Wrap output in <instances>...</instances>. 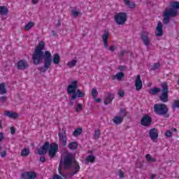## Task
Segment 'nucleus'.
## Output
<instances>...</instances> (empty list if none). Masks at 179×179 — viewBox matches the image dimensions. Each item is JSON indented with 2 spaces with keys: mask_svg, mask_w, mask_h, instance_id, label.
<instances>
[{
  "mask_svg": "<svg viewBox=\"0 0 179 179\" xmlns=\"http://www.w3.org/2000/svg\"><path fill=\"white\" fill-rule=\"evenodd\" d=\"M45 47V43L44 41H40L32 55V59H34V64H35V65L41 64L43 58H44L45 64L43 67L41 68V72H45L50 66H51V64L52 63V56L51 55V52L48 50L45 51V54L43 52V50H44Z\"/></svg>",
  "mask_w": 179,
  "mask_h": 179,
  "instance_id": "f257e3e1",
  "label": "nucleus"
},
{
  "mask_svg": "<svg viewBox=\"0 0 179 179\" xmlns=\"http://www.w3.org/2000/svg\"><path fill=\"white\" fill-rule=\"evenodd\" d=\"M59 166L60 167L64 166L65 169H70L71 171L70 173L63 176L66 179H72L71 177L75 176V174H77L80 170L79 164L76 162L75 158H73V155L69 152H66L62 156Z\"/></svg>",
  "mask_w": 179,
  "mask_h": 179,
  "instance_id": "f03ea898",
  "label": "nucleus"
},
{
  "mask_svg": "<svg viewBox=\"0 0 179 179\" xmlns=\"http://www.w3.org/2000/svg\"><path fill=\"white\" fill-rule=\"evenodd\" d=\"M179 2L171 1L170 3V8H167L163 15L164 24L170 23L171 17H176L178 15Z\"/></svg>",
  "mask_w": 179,
  "mask_h": 179,
  "instance_id": "7ed1b4c3",
  "label": "nucleus"
},
{
  "mask_svg": "<svg viewBox=\"0 0 179 179\" xmlns=\"http://www.w3.org/2000/svg\"><path fill=\"white\" fill-rule=\"evenodd\" d=\"M78 83V80H73L67 87L68 94H73L71 96V100H76L78 97H85V92H82L80 90H77Z\"/></svg>",
  "mask_w": 179,
  "mask_h": 179,
  "instance_id": "20e7f679",
  "label": "nucleus"
},
{
  "mask_svg": "<svg viewBox=\"0 0 179 179\" xmlns=\"http://www.w3.org/2000/svg\"><path fill=\"white\" fill-rule=\"evenodd\" d=\"M154 111L157 115H164L166 118L169 117V109L164 103L155 104L154 106Z\"/></svg>",
  "mask_w": 179,
  "mask_h": 179,
  "instance_id": "39448f33",
  "label": "nucleus"
},
{
  "mask_svg": "<svg viewBox=\"0 0 179 179\" xmlns=\"http://www.w3.org/2000/svg\"><path fill=\"white\" fill-rule=\"evenodd\" d=\"M114 19L117 24H120V25L125 24V22L128 19V15L127 14V13H124V12L117 13L115 15Z\"/></svg>",
  "mask_w": 179,
  "mask_h": 179,
  "instance_id": "423d86ee",
  "label": "nucleus"
},
{
  "mask_svg": "<svg viewBox=\"0 0 179 179\" xmlns=\"http://www.w3.org/2000/svg\"><path fill=\"white\" fill-rule=\"evenodd\" d=\"M162 93L159 96V99L162 103H167L169 101V87L167 83H163L162 84Z\"/></svg>",
  "mask_w": 179,
  "mask_h": 179,
  "instance_id": "0eeeda50",
  "label": "nucleus"
},
{
  "mask_svg": "<svg viewBox=\"0 0 179 179\" xmlns=\"http://www.w3.org/2000/svg\"><path fill=\"white\" fill-rule=\"evenodd\" d=\"M125 115H127V111L125 109H122L119 114L113 117V122L115 125H120V124H122Z\"/></svg>",
  "mask_w": 179,
  "mask_h": 179,
  "instance_id": "6e6552de",
  "label": "nucleus"
},
{
  "mask_svg": "<svg viewBox=\"0 0 179 179\" xmlns=\"http://www.w3.org/2000/svg\"><path fill=\"white\" fill-rule=\"evenodd\" d=\"M49 157L52 159L55 157L57 152H58V145L55 143H52L50 145L49 144L48 147Z\"/></svg>",
  "mask_w": 179,
  "mask_h": 179,
  "instance_id": "1a4fd4ad",
  "label": "nucleus"
},
{
  "mask_svg": "<svg viewBox=\"0 0 179 179\" xmlns=\"http://www.w3.org/2000/svg\"><path fill=\"white\" fill-rule=\"evenodd\" d=\"M141 40L146 47H150V45H152V42L149 38V32L143 31L141 35Z\"/></svg>",
  "mask_w": 179,
  "mask_h": 179,
  "instance_id": "9d476101",
  "label": "nucleus"
},
{
  "mask_svg": "<svg viewBox=\"0 0 179 179\" xmlns=\"http://www.w3.org/2000/svg\"><path fill=\"white\" fill-rule=\"evenodd\" d=\"M68 138H66V133L65 132V130H62V132L59 133V142L60 145H62L63 146H66L68 143Z\"/></svg>",
  "mask_w": 179,
  "mask_h": 179,
  "instance_id": "9b49d317",
  "label": "nucleus"
},
{
  "mask_svg": "<svg viewBox=\"0 0 179 179\" xmlns=\"http://www.w3.org/2000/svg\"><path fill=\"white\" fill-rule=\"evenodd\" d=\"M113 100H114V94L111 92H108L103 98V103L106 106H108L113 102Z\"/></svg>",
  "mask_w": 179,
  "mask_h": 179,
  "instance_id": "f8f14e48",
  "label": "nucleus"
},
{
  "mask_svg": "<svg viewBox=\"0 0 179 179\" xmlns=\"http://www.w3.org/2000/svg\"><path fill=\"white\" fill-rule=\"evenodd\" d=\"M108 37H110V33L108 31H105L102 34V41L103 43V47L106 50H108Z\"/></svg>",
  "mask_w": 179,
  "mask_h": 179,
  "instance_id": "ddd939ff",
  "label": "nucleus"
},
{
  "mask_svg": "<svg viewBox=\"0 0 179 179\" xmlns=\"http://www.w3.org/2000/svg\"><path fill=\"white\" fill-rule=\"evenodd\" d=\"M149 135L150 139H152L153 142H156V140L159 138V131L157 129H151L149 131Z\"/></svg>",
  "mask_w": 179,
  "mask_h": 179,
  "instance_id": "4468645a",
  "label": "nucleus"
},
{
  "mask_svg": "<svg viewBox=\"0 0 179 179\" xmlns=\"http://www.w3.org/2000/svg\"><path fill=\"white\" fill-rule=\"evenodd\" d=\"M156 37H162L163 36V24L159 22L155 29Z\"/></svg>",
  "mask_w": 179,
  "mask_h": 179,
  "instance_id": "2eb2a0df",
  "label": "nucleus"
},
{
  "mask_svg": "<svg viewBox=\"0 0 179 179\" xmlns=\"http://www.w3.org/2000/svg\"><path fill=\"white\" fill-rule=\"evenodd\" d=\"M134 86H135L136 90H137V92H139V90H141V89H142V87H143V84L142 83V80L141 79L140 75H138L136 77Z\"/></svg>",
  "mask_w": 179,
  "mask_h": 179,
  "instance_id": "dca6fc26",
  "label": "nucleus"
},
{
  "mask_svg": "<svg viewBox=\"0 0 179 179\" xmlns=\"http://www.w3.org/2000/svg\"><path fill=\"white\" fill-rule=\"evenodd\" d=\"M141 124L143 127H148L152 124V118L149 115H145L141 119Z\"/></svg>",
  "mask_w": 179,
  "mask_h": 179,
  "instance_id": "f3484780",
  "label": "nucleus"
},
{
  "mask_svg": "<svg viewBox=\"0 0 179 179\" xmlns=\"http://www.w3.org/2000/svg\"><path fill=\"white\" fill-rule=\"evenodd\" d=\"M17 68L21 71L27 69V68H29V63L26 60H20L17 62Z\"/></svg>",
  "mask_w": 179,
  "mask_h": 179,
  "instance_id": "a211bd4d",
  "label": "nucleus"
},
{
  "mask_svg": "<svg viewBox=\"0 0 179 179\" xmlns=\"http://www.w3.org/2000/svg\"><path fill=\"white\" fill-rule=\"evenodd\" d=\"M36 177H37V174L33 171L25 172L22 175L23 179H34Z\"/></svg>",
  "mask_w": 179,
  "mask_h": 179,
  "instance_id": "6ab92c4d",
  "label": "nucleus"
},
{
  "mask_svg": "<svg viewBox=\"0 0 179 179\" xmlns=\"http://www.w3.org/2000/svg\"><path fill=\"white\" fill-rule=\"evenodd\" d=\"M49 146H50V143L45 142L44 145L38 149V155H45V153H47V150H48Z\"/></svg>",
  "mask_w": 179,
  "mask_h": 179,
  "instance_id": "aec40b11",
  "label": "nucleus"
},
{
  "mask_svg": "<svg viewBox=\"0 0 179 179\" xmlns=\"http://www.w3.org/2000/svg\"><path fill=\"white\" fill-rule=\"evenodd\" d=\"M49 146H50V143L45 142L44 145L38 149V155H45V153H47V150H48Z\"/></svg>",
  "mask_w": 179,
  "mask_h": 179,
  "instance_id": "412c9836",
  "label": "nucleus"
},
{
  "mask_svg": "<svg viewBox=\"0 0 179 179\" xmlns=\"http://www.w3.org/2000/svg\"><path fill=\"white\" fill-rule=\"evenodd\" d=\"M4 115H6V117H8L9 118H13L14 120L19 117V115L17 113L9 110L4 111Z\"/></svg>",
  "mask_w": 179,
  "mask_h": 179,
  "instance_id": "4be33fe9",
  "label": "nucleus"
},
{
  "mask_svg": "<svg viewBox=\"0 0 179 179\" xmlns=\"http://www.w3.org/2000/svg\"><path fill=\"white\" fill-rule=\"evenodd\" d=\"M52 62L55 65H59L61 62V57L58 54H55L53 55Z\"/></svg>",
  "mask_w": 179,
  "mask_h": 179,
  "instance_id": "5701e85b",
  "label": "nucleus"
},
{
  "mask_svg": "<svg viewBox=\"0 0 179 179\" xmlns=\"http://www.w3.org/2000/svg\"><path fill=\"white\" fill-rule=\"evenodd\" d=\"M8 13L9 10H8V8L6 6H0V15L1 16H6Z\"/></svg>",
  "mask_w": 179,
  "mask_h": 179,
  "instance_id": "b1692460",
  "label": "nucleus"
},
{
  "mask_svg": "<svg viewBox=\"0 0 179 179\" xmlns=\"http://www.w3.org/2000/svg\"><path fill=\"white\" fill-rule=\"evenodd\" d=\"M124 76H125V74H124V73L120 72V73H116L113 76V78H114V79H116L119 82H121V80H122V78H124Z\"/></svg>",
  "mask_w": 179,
  "mask_h": 179,
  "instance_id": "393cba45",
  "label": "nucleus"
},
{
  "mask_svg": "<svg viewBox=\"0 0 179 179\" xmlns=\"http://www.w3.org/2000/svg\"><path fill=\"white\" fill-rule=\"evenodd\" d=\"M125 5L128 6V8H130L131 9H134L136 6V4L134 3V2H131L129 0H123Z\"/></svg>",
  "mask_w": 179,
  "mask_h": 179,
  "instance_id": "a878e982",
  "label": "nucleus"
},
{
  "mask_svg": "<svg viewBox=\"0 0 179 179\" xmlns=\"http://www.w3.org/2000/svg\"><path fill=\"white\" fill-rule=\"evenodd\" d=\"M6 87H5V83L0 84V94H6Z\"/></svg>",
  "mask_w": 179,
  "mask_h": 179,
  "instance_id": "bb28decb",
  "label": "nucleus"
},
{
  "mask_svg": "<svg viewBox=\"0 0 179 179\" xmlns=\"http://www.w3.org/2000/svg\"><path fill=\"white\" fill-rule=\"evenodd\" d=\"M78 62V60L76 59H72L69 62H67L66 66L69 68H73V66H75V65H76V63Z\"/></svg>",
  "mask_w": 179,
  "mask_h": 179,
  "instance_id": "cd10ccee",
  "label": "nucleus"
},
{
  "mask_svg": "<svg viewBox=\"0 0 179 179\" xmlns=\"http://www.w3.org/2000/svg\"><path fill=\"white\" fill-rule=\"evenodd\" d=\"M71 13L73 15V16L74 17H77L79 16V15H80V10L78 9V8H73L72 10H71Z\"/></svg>",
  "mask_w": 179,
  "mask_h": 179,
  "instance_id": "c85d7f7f",
  "label": "nucleus"
},
{
  "mask_svg": "<svg viewBox=\"0 0 179 179\" xmlns=\"http://www.w3.org/2000/svg\"><path fill=\"white\" fill-rule=\"evenodd\" d=\"M82 131H83V129L80 127L76 129L73 132V136H79L80 134H82Z\"/></svg>",
  "mask_w": 179,
  "mask_h": 179,
  "instance_id": "c756f323",
  "label": "nucleus"
},
{
  "mask_svg": "<svg viewBox=\"0 0 179 179\" xmlns=\"http://www.w3.org/2000/svg\"><path fill=\"white\" fill-rule=\"evenodd\" d=\"M69 148L71 150H75L78 148V143L77 142H71L69 143Z\"/></svg>",
  "mask_w": 179,
  "mask_h": 179,
  "instance_id": "7c9ffc66",
  "label": "nucleus"
},
{
  "mask_svg": "<svg viewBox=\"0 0 179 179\" xmlns=\"http://www.w3.org/2000/svg\"><path fill=\"white\" fill-rule=\"evenodd\" d=\"M96 159V157L93 155H90L87 157L85 163H94V160Z\"/></svg>",
  "mask_w": 179,
  "mask_h": 179,
  "instance_id": "2f4dec72",
  "label": "nucleus"
},
{
  "mask_svg": "<svg viewBox=\"0 0 179 179\" xmlns=\"http://www.w3.org/2000/svg\"><path fill=\"white\" fill-rule=\"evenodd\" d=\"M34 27V22H29L24 26V30H30L31 27Z\"/></svg>",
  "mask_w": 179,
  "mask_h": 179,
  "instance_id": "473e14b6",
  "label": "nucleus"
},
{
  "mask_svg": "<svg viewBox=\"0 0 179 179\" xmlns=\"http://www.w3.org/2000/svg\"><path fill=\"white\" fill-rule=\"evenodd\" d=\"M29 153H30V150L29 148H24L21 152V156H28Z\"/></svg>",
  "mask_w": 179,
  "mask_h": 179,
  "instance_id": "72a5a7b5",
  "label": "nucleus"
},
{
  "mask_svg": "<svg viewBox=\"0 0 179 179\" xmlns=\"http://www.w3.org/2000/svg\"><path fill=\"white\" fill-rule=\"evenodd\" d=\"M159 92H160V88H157V87L152 88L150 90V94H157Z\"/></svg>",
  "mask_w": 179,
  "mask_h": 179,
  "instance_id": "f704fd0d",
  "label": "nucleus"
},
{
  "mask_svg": "<svg viewBox=\"0 0 179 179\" xmlns=\"http://www.w3.org/2000/svg\"><path fill=\"white\" fill-rule=\"evenodd\" d=\"M91 93L93 99H96L99 95V92H97V89L96 88H93Z\"/></svg>",
  "mask_w": 179,
  "mask_h": 179,
  "instance_id": "c9c22d12",
  "label": "nucleus"
},
{
  "mask_svg": "<svg viewBox=\"0 0 179 179\" xmlns=\"http://www.w3.org/2000/svg\"><path fill=\"white\" fill-rule=\"evenodd\" d=\"M83 110V106L80 103H78L76 107V113H80Z\"/></svg>",
  "mask_w": 179,
  "mask_h": 179,
  "instance_id": "e433bc0d",
  "label": "nucleus"
},
{
  "mask_svg": "<svg viewBox=\"0 0 179 179\" xmlns=\"http://www.w3.org/2000/svg\"><path fill=\"white\" fill-rule=\"evenodd\" d=\"M145 159L148 162H156V159L152 157V156H150L149 154L145 155Z\"/></svg>",
  "mask_w": 179,
  "mask_h": 179,
  "instance_id": "4c0bfd02",
  "label": "nucleus"
},
{
  "mask_svg": "<svg viewBox=\"0 0 179 179\" xmlns=\"http://www.w3.org/2000/svg\"><path fill=\"white\" fill-rule=\"evenodd\" d=\"M159 68H160V63H155L152 66L151 69L156 71V69H159Z\"/></svg>",
  "mask_w": 179,
  "mask_h": 179,
  "instance_id": "58836bf2",
  "label": "nucleus"
},
{
  "mask_svg": "<svg viewBox=\"0 0 179 179\" xmlns=\"http://www.w3.org/2000/svg\"><path fill=\"white\" fill-rule=\"evenodd\" d=\"M172 108H179V101L176 100L172 105Z\"/></svg>",
  "mask_w": 179,
  "mask_h": 179,
  "instance_id": "ea45409f",
  "label": "nucleus"
},
{
  "mask_svg": "<svg viewBox=\"0 0 179 179\" xmlns=\"http://www.w3.org/2000/svg\"><path fill=\"white\" fill-rule=\"evenodd\" d=\"M165 136H166L167 138H171V136H173V133H171L170 130H167L165 132Z\"/></svg>",
  "mask_w": 179,
  "mask_h": 179,
  "instance_id": "a19ab883",
  "label": "nucleus"
},
{
  "mask_svg": "<svg viewBox=\"0 0 179 179\" xmlns=\"http://www.w3.org/2000/svg\"><path fill=\"white\" fill-rule=\"evenodd\" d=\"M100 138V130H96L94 134V139H99Z\"/></svg>",
  "mask_w": 179,
  "mask_h": 179,
  "instance_id": "79ce46f5",
  "label": "nucleus"
},
{
  "mask_svg": "<svg viewBox=\"0 0 179 179\" xmlns=\"http://www.w3.org/2000/svg\"><path fill=\"white\" fill-rule=\"evenodd\" d=\"M108 50H109V51H110V52H114L115 50H117V46H115V45H111V46L109 47Z\"/></svg>",
  "mask_w": 179,
  "mask_h": 179,
  "instance_id": "37998d69",
  "label": "nucleus"
},
{
  "mask_svg": "<svg viewBox=\"0 0 179 179\" xmlns=\"http://www.w3.org/2000/svg\"><path fill=\"white\" fill-rule=\"evenodd\" d=\"M118 176L120 177V178H124L125 174H124V172H122V171L120 170L118 172Z\"/></svg>",
  "mask_w": 179,
  "mask_h": 179,
  "instance_id": "c03bdc74",
  "label": "nucleus"
},
{
  "mask_svg": "<svg viewBox=\"0 0 179 179\" xmlns=\"http://www.w3.org/2000/svg\"><path fill=\"white\" fill-rule=\"evenodd\" d=\"M117 94H118V96H120V97H124V96H125V92H124V91L120 90H119Z\"/></svg>",
  "mask_w": 179,
  "mask_h": 179,
  "instance_id": "a18cd8bd",
  "label": "nucleus"
},
{
  "mask_svg": "<svg viewBox=\"0 0 179 179\" xmlns=\"http://www.w3.org/2000/svg\"><path fill=\"white\" fill-rule=\"evenodd\" d=\"M118 69H119V71L122 72V71H125L127 69V68L124 66H120Z\"/></svg>",
  "mask_w": 179,
  "mask_h": 179,
  "instance_id": "49530a36",
  "label": "nucleus"
},
{
  "mask_svg": "<svg viewBox=\"0 0 179 179\" xmlns=\"http://www.w3.org/2000/svg\"><path fill=\"white\" fill-rule=\"evenodd\" d=\"M1 157H6V151L1 152Z\"/></svg>",
  "mask_w": 179,
  "mask_h": 179,
  "instance_id": "de8ad7c7",
  "label": "nucleus"
},
{
  "mask_svg": "<svg viewBox=\"0 0 179 179\" xmlns=\"http://www.w3.org/2000/svg\"><path fill=\"white\" fill-rule=\"evenodd\" d=\"M1 101H2V103H5V101H6V96H2L0 98Z\"/></svg>",
  "mask_w": 179,
  "mask_h": 179,
  "instance_id": "09e8293b",
  "label": "nucleus"
},
{
  "mask_svg": "<svg viewBox=\"0 0 179 179\" xmlns=\"http://www.w3.org/2000/svg\"><path fill=\"white\" fill-rule=\"evenodd\" d=\"M40 162L44 163V162H45V157H44V156L41 157Z\"/></svg>",
  "mask_w": 179,
  "mask_h": 179,
  "instance_id": "8fccbe9b",
  "label": "nucleus"
},
{
  "mask_svg": "<svg viewBox=\"0 0 179 179\" xmlns=\"http://www.w3.org/2000/svg\"><path fill=\"white\" fill-rule=\"evenodd\" d=\"M3 140V134L0 133V142H2Z\"/></svg>",
  "mask_w": 179,
  "mask_h": 179,
  "instance_id": "3c124183",
  "label": "nucleus"
},
{
  "mask_svg": "<svg viewBox=\"0 0 179 179\" xmlns=\"http://www.w3.org/2000/svg\"><path fill=\"white\" fill-rule=\"evenodd\" d=\"M94 100L96 101V103H101V99H97V98H95L94 99Z\"/></svg>",
  "mask_w": 179,
  "mask_h": 179,
  "instance_id": "603ef678",
  "label": "nucleus"
},
{
  "mask_svg": "<svg viewBox=\"0 0 179 179\" xmlns=\"http://www.w3.org/2000/svg\"><path fill=\"white\" fill-rule=\"evenodd\" d=\"M10 131H11L12 135H13V134H15V128L11 127V128H10Z\"/></svg>",
  "mask_w": 179,
  "mask_h": 179,
  "instance_id": "864d4df0",
  "label": "nucleus"
},
{
  "mask_svg": "<svg viewBox=\"0 0 179 179\" xmlns=\"http://www.w3.org/2000/svg\"><path fill=\"white\" fill-rule=\"evenodd\" d=\"M150 178H151V179H155V178H156V175H153V174L151 175V176H150Z\"/></svg>",
  "mask_w": 179,
  "mask_h": 179,
  "instance_id": "5fc2aeb1",
  "label": "nucleus"
},
{
  "mask_svg": "<svg viewBox=\"0 0 179 179\" xmlns=\"http://www.w3.org/2000/svg\"><path fill=\"white\" fill-rule=\"evenodd\" d=\"M38 1L37 0H32V3L36 4L37 3Z\"/></svg>",
  "mask_w": 179,
  "mask_h": 179,
  "instance_id": "6e6d98bb",
  "label": "nucleus"
},
{
  "mask_svg": "<svg viewBox=\"0 0 179 179\" xmlns=\"http://www.w3.org/2000/svg\"><path fill=\"white\" fill-rule=\"evenodd\" d=\"M172 131H173L174 132H177V129L173 128V129H172Z\"/></svg>",
  "mask_w": 179,
  "mask_h": 179,
  "instance_id": "4d7b16f0",
  "label": "nucleus"
},
{
  "mask_svg": "<svg viewBox=\"0 0 179 179\" xmlns=\"http://www.w3.org/2000/svg\"><path fill=\"white\" fill-rule=\"evenodd\" d=\"M0 128H1V124H0Z\"/></svg>",
  "mask_w": 179,
  "mask_h": 179,
  "instance_id": "13d9d810",
  "label": "nucleus"
},
{
  "mask_svg": "<svg viewBox=\"0 0 179 179\" xmlns=\"http://www.w3.org/2000/svg\"><path fill=\"white\" fill-rule=\"evenodd\" d=\"M0 149H1V146H0Z\"/></svg>",
  "mask_w": 179,
  "mask_h": 179,
  "instance_id": "bf43d9fd",
  "label": "nucleus"
}]
</instances>
